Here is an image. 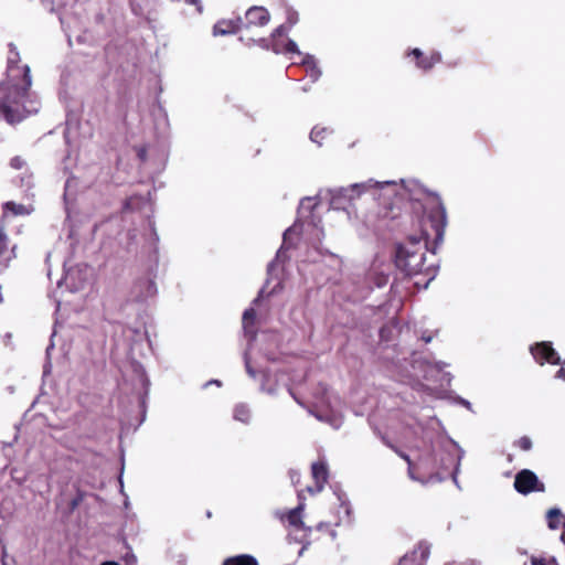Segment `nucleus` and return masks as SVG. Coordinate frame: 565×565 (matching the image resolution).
<instances>
[{
	"label": "nucleus",
	"instance_id": "5701e85b",
	"mask_svg": "<svg viewBox=\"0 0 565 565\" xmlns=\"http://www.w3.org/2000/svg\"><path fill=\"white\" fill-rule=\"evenodd\" d=\"M300 477H301V476H300L299 471L294 470V469H291V470L289 471V478H290V481H291V483H292L295 487H297V486L300 483Z\"/></svg>",
	"mask_w": 565,
	"mask_h": 565
},
{
	"label": "nucleus",
	"instance_id": "7ed1b4c3",
	"mask_svg": "<svg viewBox=\"0 0 565 565\" xmlns=\"http://www.w3.org/2000/svg\"><path fill=\"white\" fill-rule=\"evenodd\" d=\"M514 489L521 494H529L534 491L543 492L545 486L533 471L523 469L515 476Z\"/></svg>",
	"mask_w": 565,
	"mask_h": 565
},
{
	"label": "nucleus",
	"instance_id": "a211bd4d",
	"mask_svg": "<svg viewBox=\"0 0 565 565\" xmlns=\"http://www.w3.org/2000/svg\"><path fill=\"white\" fill-rule=\"evenodd\" d=\"M328 134H329V130L327 128L316 126L312 128V130L310 132V139L313 142L321 146Z\"/></svg>",
	"mask_w": 565,
	"mask_h": 565
},
{
	"label": "nucleus",
	"instance_id": "1a4fd4ad",
	"mask_svg": "<svg viewBox=\"0 0 565 565\" xmlns=\"http://www.w3.org/2000/svg\"><path fill=\"white\" fill-rule=\"evenodd\" d=\"M311 475L315 481V486L307 487L306 491L309 494H316L321 492L328 482L329 472L327 465L323 461L313 462L311 466Z\"/></svg>",
	"mask_w": 565,
	"mask_h": 565
},
{
	"label": "nucleus",
	"instance_id": "393cba45",
	"mask_svg": "<svg viewBox=\"0 0 565 565\" xmlns=\"http://www.w3.org/2000/svg\"><path fill=\"white\" fill-rule=\"evenodd\" d=\"M23 164H24V161L20 157H14L10 161V166L17 170L21 169L23 167Z\"/></svg>",
	"mask_w": 565,
	"mask_h": 565
},
{
	"label": "nucleus",
	"instance_id": "6ab92c4d",
	"mask_svg": "<svg viewBox=\"0 0 565 565\" xmlns=\"http://www.w3.org/2000/svg\"><path fill=\"white\" fill-rule=\"evenodd\" d=\"M514 446L520 448L523 451H529L532 449V440L527 436H522L518 440L514 441Z\"/></svg>",
	"mask_w": 565,
	"mask_h": 565
},
{
	"label": "nucleus",
	"instance_id": "39448f33",
	"mask_svg": "<svg viewBox=\"0 0 565 565\" xmlns=\"http://www.w3.org/2000/svg\"><path fill=\"white\" fill-rule=\"evenodd\" d=\"M396 454L404 459L408 465V473L413 479H417L415 477L416 471H426L428 475H433L436 472L435 459L431 454L427 457H422L417 462H413L411 457L403 451L397 450L395 447H392Z\"/></svg>",
	"mask_w": 565,
	"mask_h": 565
},
{
	"label": "nucleus",
	"instance_id": "4be33fe9",
	"mask_svg": "<svg viewBox=\"0 0 565 565\" xmlns=\"http://www.w3.org/2000/svg\"><path fill=\"white\" fill-rule=\"evenodd\" d=\"M531 563H532V565H557L555 563L554 558L547 561L545 558H540V557H534V556L531 558Z\"/></svg>",
	"mask_w": 565,
	"mask_h": 565
},
{
	"label": "nucleus",
	"instance_id": "dca6fc26",
	"mask_svg": "<svg viewBox=\"0 0 565 565\" xmlns=\"http://www.w3.org/2000/svg\"><path fill=\"white\" fill-rule=\"evenodd\" d=\"M234 418L244 424L248 423L250 419V411L244 404H238L234 408Z\"/></svg>",
	"mask_w": 565,
	"mask_h": 565
},
{
	"label": "nucleus",
	"instance_id": "2eb2a0df",
	"mask_svg": "<svg viewBox=\"0 0 565 565\" xmlns=\"http://www.w3.org/2000/svg\"><path fill=\"white\" fill-rule=\"evenodd\" d=\"M76 489L75 497L68 502V511L74 512L84 501L87 495V492L82 490L78 484H74Z\"/></svg>",
	"mask_w": 565,
	"mask_h": 565
},
{
	"label": "nucleus",
	"instance_id": "0eeeda50",
	"mask_svg": "<svg viewBox=\"0 0 565 565\" xmlns=\"http://www.w3.org/2000/svg\"><path fill=\"white\" fill-rule=\"evenodd\" d=\"M408 55L415 58L416 66L424 72L430 71L441 62V54L437 51H430L428 54H425L422 50L415 47L409 51Z\"/></svg>",
	"mask_w": 565,
	"mask_h": 565
},
{
	"label": "nucleus",
	"instance_id": "aec40b11",
	"mask_svg": "<svg viewBox=\"0 0 565 565\" xmlns=\"http://www.w3.org/2000/svg\"><path fill=\"white\" fill-rule=\"evenodd\" d=\"M256 319V311L253 308L246 309L243 313V324L244 328H248L249 324H253Z\"/></svg>",
	"mask_w": 565,
	"mask_h": 565
},
{
	"label": "nucleus",
	"instance_id": "9b49d317",
	"mask_svg": "<svg viewBox=\"0 0 565 565\" xmlns=\"http://www.w3.org/2000/svg\"><path fill=\"white\" fill-rule=\"evenodd\" d=\"M243 29V19L236 18V19H223L217 21L213 26V34L214 35H226L236 33Z\"/></svg>",
	"mask_w": 565,
	"mask_h": 565
},
{
	"label": "nucleus",
	"instance_id": "c85d7f7f",
	"mask_svg": "<svg viewBox=\"0 0 565 565\" xmlns=\"http://www.w3.org/2000/svg\"><path fill=\"white\" fill-rule=\"evenodd\" d=\"M422 339L425 341V343H429V342L431 341L433 337H431V335H425V334H424V335L422 337Z\"/></svg>",
	"mask_w": 565,
	"mask_h": 565
},
{
	"label": "nucleus",
	"instance_id": "f257e3e1",
	"mask_svg": "<svg viewBox=\"0 0 565 565\" xmlns=\"http://www.w3.org/2000/svg\"><path fill=\"white\" fill-rule=\"evenodd\" d=\"M412 210L423 212L418 218L420 235L418 237L409 236L406 242L397 244L394 262L396 267L407 276L429 275V267H426V250L429 242L437 246L444 239L447 225L446 209L440 199L436 196L426 205L417 201L413 202Z\"/></svg>",
	"mask_w": 565,
	"mask_h": 565
},
{
	"label": "nucleus",
	"instance_id": "a878e982",
	"mask_svg": "<svg viewBox=\"0 0 565 565\" xmlns=\"http://www.w3.org/2000/svg\"><path fill=\"white\" fill-rule=\"evenodd\" d=\"M556 379L565 381V367L562 366L555 374Z\"/></svg>",
	"mask_w": 565,
	"mask_h": 565
},
{
	"label": "nucleus",
	"instance_id": "412c9836",
	"mask_svg": "<svg viewBox=\"0 0 565 565\" xmlns=\"http://www.w3.org/2000/svg\"><path fill=\"white\" fill-rule=\"evenodd\" d=\"M298 20H299L298 12L292 9H288L287 10V23L289 24V28L295 25L298 22Z\"/></svg>",
	"mask_w": 565,
	"mask_h": 565
},
{
	"label": "nucleus",
	"instance_id": "20e7f679",
	"mask_svg": "<svg viewBox=\"0 0 565 565\" xmlns=\"http://www.w3.org/2000/svg\"><path fill=\"white\" fill-rule=\"evenodd\" d=\"M530 352L533 355L535 362L539 363L540 365H543L544 363H550L554 365L565 364V362L561 361L558 353L555 351L551 342H536L533 345H531Z\"/></svg>",
	"mask_w": 565,
	"mask_h": 565
},
{
	"label": "nucleus",
	"instance_id": "7c9ffc66",
	"mask_svg": "<svg viewBox=\"0 0 565 565\" xmlns=\"http://www.w3.org/2000/svg\"><path fill=\"white\" fill-rule=\"evenodd\" d=\"M407 563H408V561H407V559H402V561L399 562V565H407Z\"/></svg>",
	"mask_w": 565,
	"mask_h": 565
},
{
	"label": "nucleus",
	"instance_id": "423d86ee",
	"mask_svg": "<svg viewBox=\"0 0 565 565\" xmlns=\"http://www.w3.org/2000/svg\"><path fill=\"white\" fill-rule=\"evenodd\" d=\"M288 28L284 24L276 28L271 33V50L275 53H298V46L296 42L287 39L284 42L281 39L286 36Z\"/></svg>",
	"mask_w": 565,
	"mask_h": 565
},
{
	"label": "nucleus",
	"instance_id": "f03ea898",
	"mask_svg": "<svg viewBox=\"0 0 565 565\" xmlns=\"http://www.w3.org/2000/svg\"><path fill=\"white\" fill-rule=\"evenodd\" d=\"M9 79L0 83V113L9 124L20 122L23 115L20 105L31 87V74L28 65L10 66Z\"/></svg>",
	"mask_w": 565,
	"mask_h": 565
},
{
	"label": "nucleus",
	"instance_id": "9d476101",
	"mask_svg": "<svg viewBox=\"0 0 565 565\" xmlns=\"http://www.w3.org/2000/svg\"><path fill=\"white\" fill-rule=\"evenodd\" d=\"M303 492L305 490L302 489L298 491V498L300 500L299 504L295 509H291L287 513L280 515V520L282 522H287L289 526H292L296 530L305 529L302 521V511L305 510Z\"/></svg>",
	"mask_w": 565,
	"mask_h": 565
},
{
	"label": "nucleus",
	"instance_id": "bb28decb",
	"mask_svg": "<svg viewBox=\"0 0 565 565\" xmlns=\"http://www.w3.org/2000/svg\"><path fill=\"white\" fill-rule=\"evenodd\" d=\"M291 233V228H288L285 233H284V245L287 243V239L289 237Z\"/></svg>",
	"mask_w": 565,
	"mask_h": 565
},
{
	"label": "nucleus",
	"instance_id": "4468645a",
	"mask_svg": "<svg viewBox=\"0 0 565 565\" xmlns=\"http://www.w3.org/2000/svg\"><path fill=\"white\" fill-rule=\"evenodd\" d=\"M222 565H259L258 561L249 554H239L224 559Z\"/></svg>",
	"mask_w": 565,
	"mask_h": 565
},
{
	"label": "nucleus",
	"instance_id": "f3484780",
	"mask_svg": "<svg viewBox=\"0 0 565 565\" xmlns=\"http://www.w3.org/2000/svg\"><path fill=\"white\" fill-rule=\"evenodd\" d=\"M3 211L4 213L11 212L13 215H24L29 213L28 209L23 204H17L12 201L3 204Z\"/></svg>",
	"mask_w": 565,
	"mask_h": 565
},
{
	"label": "nucleus",
	"instance_id": "cd10ccee",
	"mask_svg": "<svg viewBox=\"0 0 565 565\" xmlns=\"http://www.w3.org/2000/svg\"><path fill=\"white\" fill-rule=\"evenodd\" d=\"M352 190H353V191H358V193L360 194V193H361V190H362V185H360V184H354V185H352Z\"/></svg>",
	"mask_w": 565,
	"mask_h": 565
},
{
	"label": "nucleus",
	"instance_id": "f8f14e48",
	"mask_svg": "<svg viewBox=\"0 0 565 565\" xmlns=\"http://www.w3.org/2000/svg\"><path fill=\"white\" fill-rule=\"evenodd\" d=\"M10 239L3 226H0V265L7 267L9 262L15 257L14 249L9 247Z\"/></svg>",
	"mask_w": 565,
	"mask_h": 565
},
{
	"label": "nucleus",
	"instance_id": "ddd939ff",
	"mask_svg": "<svg viewBox=\"0 0 565 565\" xmlns=\"http://www.w3.org/2000/svg\"><path fill=\"white\" fill-rule=\"evenodd\" d=\"M546 519L551 530H557L562 524L565 526V515L557 508L550 509Z\"/></svg>",
	"mask_w": 565,
	"mask_h": 565
},
{
	"label": "nucleus",
	"instance_id": "6e6552de",
	"mask_svg": "<svg viewBox=\"0 0 565 565\" xmlns=\"http://www.w3.org/2000/svg\"><path fill=\"white\" fill-rule=\"evenodd\" d=\"M270 20L268 10L264 7H252L245 13L243 28H258L266 25Z\"/></svg>",
	"mask_w": 565,
	"mask_h": 565
},
{
	"label": "nucleus",
	"instance_id": "c756f323",
	"mask_svg": "<svg viewBox=\"0 0 565 565\" xmlns=\"http://www.w3.org/2000/svg\"><path fill=\"white\" fill-rule=\"evenodd\" d=\"M102 565H119V564L116 562H105Z\"/></svg>",
	"mask_w": 565,
	"mask_h": 565
},
{
	"label": "nucleus",
	"instance_id": "b1692460",
	"mask_svg": "<svg viewBox=\"0 0 565 565\" xmlns=\"http://www.w3.org/2000/svg\"><path fill=\"white\" fill-rule=\"evenodd\" d=\"M308 73L312 81H317L320 76V71L316 65H309Z\"/></svg>",
	"mask_w": 565,
	"mask_h": 565
},
{
	"label": "nucleus",
	"instance_id": "2f4dec72",
	"mask_svg": "<svg viewBox=\"0 0 565 565\" xmlns=\"http://www.w3.org/2000/svg\"><path fill=\"white\" fill-rule=\"evenodd\" d=\"M191 3H194L196 4L199 2V0H189Z\"/></svg>",
	"mask_w": 565,
	"mask_h": 565
}]
</instances>
